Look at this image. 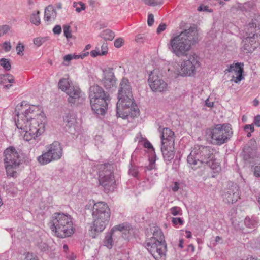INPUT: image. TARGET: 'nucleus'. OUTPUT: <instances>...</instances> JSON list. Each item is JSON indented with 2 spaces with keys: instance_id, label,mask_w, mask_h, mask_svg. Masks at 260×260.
I'll return each mask as SVG.
<instances>
[{
  "instance_id": "nucleus-1",
  "label": "nucleus",
  "mask_w": 260,
  "mask_h": 260,
  "mask_svg": "<svg viewBox=\"0 0 260 260\" xmlns=\"http://www.w3.org/2000/svg\"><path fill=\"white\" fill-rule=\"evenodd\" d=\"M15 112L16 125L25 133L24 140L36 139L45 132L47 118L39 106L22 101L16 106Z\"/></svg>"
},
{
  "instance_id": "nucleus-2",
  "label": "nucleus",
  "mask_w": 260,
  "mask_h": 260,
  "mask_svg": "<svg viewBox=\"0 0 260 260\" xmlns=\"http://www.w3.org/2000/svg\"><path fill=\"white\" fill-rule=\"evenodd\" d=\"M118 101L117 103V115L123 119L129 116L135 117L139 115V111L134 102L132 87L128 79L121 80L118 92Z\"/></svg>"
},
{
  "instance_id": "nucleus-3",
  "label": "nucleus",
  "mask_w": 260,
  "mask_h": 260,
  "mask_svg": "<svg viewBox=\"0 0 260 260\" xmlns=\"http://www.w3.org/2000/svg\"><path fill=\"white\" fill-rule=\"evenodd\" d=\"M198 41V33L195 26L182 31L171 41L172 52L177 56H187L191 46Z\"/></svg>"
},
{
  "instance_id": "nucleus-4",
  "label": "nucleus",
  "mask_w": 260,
  "mask_h": 260,
  "mask_svg": "<svg viewBox=\"0 0 260 260\" xmlns=\"http://www.w3.org/2000/svg\"><path fill=\"white\" fill-rule=\"evenodd\" d=\"M89 99L94 112L98 115H104L108 109V102L110 101L109 94L101 86L94 85L89 88Z\"/></svg>"
},
{
  "instance_id": "nucleus-5",
  "label": "nucleus",
  "mask_w": 260,
  "mask_h": 260,
  "mask_svg": "<svg viewBox=\"0 0 260 260\" xmlns=\"http://www.w3.org/2000/svg\"><path fill=\"white\" fill-rule=\"evenodd\" d=\"M50 228L57 237L64 238L69 237L75 232L72 218L70 215L55 213Z\"/></svg>"
},
{
  "instance_id": "nucleus-6",
  "label": "nucleus",
  "mask_w": 260,
  "mask_h": 260,
  "mask_svg": "<svg viewBox=\"0 0 260 260\" xmlns=\"http://www.w3.org/2000/svg\"><path fill=\"white\" fill-rule=\"evenodd\" d=\"M206 133L211 143L217 145L226 143L233 135L231 126L227 123L217 124L214 128L207 129Z\"/></svg>"
},
{
  "instance_id": "nucleus-7",
  "label": "nucleus",
  "mask_w": 260,
  "mask_h": 260,
  "mask_svg": "<svg viewBox=\"0 0 260 260\" xmlns=\"http://www.w3.org/2000/svg\"><path fill=\"white\" fill-rule=\"evenodd\" d=\"M213 156V153L209 147L198 146L191 150L187 160L193 169H196L202 164L208 162Z\"/></svg>"
},
{
  "instance_id": "nucleus-8",
  "label": "nucleus",
  "mask_w": 260,
  "mask_h": 260,
  "mask_svg": "<svg viewBox=\"0 0 260 260\" xmlns=\"http://www.w3.org/2000/svg\"><path fill=\"white\" fill-rule=\"evenodd\" d=\"M98 181L105 192L108 193L114 190L116 186L113 167L109 164H102L99 167Z\"/></svg>"
},
{
  "instance_id": "nucleus-9",
  "label": "nucleus",
  "mask_w": 260,
  "mask_h": 260,
  "mask_svg": "<svg viewBox=\"0 0 260 260\" xmlns=\"http://www.w3.org/2000/svg\"><path fill=\"white\" fill-rule=\"evenodd\" d=\"M5 166L8 176L16 177L17 169L20 165L18 152L13 146L7 148L4 152Z\"/></svg>"
},
{
  "instance_id": "nucleus-10",
  "label": "nucleus",
  "mask_w": 260,
  "mask_h": 260,
  "mask_svg": "<svg viewBox=\"0 0 260 260\" xmlns=\"http://www.w3.org/2000/svg\"><path fill=\"white\" fill-rule=\"evenodd\" d=\"M162 233L159 228L155 227L153 237L146 242V247L156 260H161L162 257Z\"/></svg>"
},
{
  "instance_id": "nucleus-11",
  "label": "nucleus",
  "mask_w": 260,
  "mask_h": 260,
  "mask_svg": "<svg viewBox=\"0 0 260 260\" xmlns=\"http://www.w3.org/2000/svg\"><path fill=\"white\" fill-rule=\"evenodd\" d=\"M46 152L39 156L37 160L41 165H46L59 159L62 155V148L59 142L54 141L46 146Z\"/></svg>"
},
{
  "instance_id": "nucleus-12",
  "label": "nucleus",
  "mask_w": 260,
  "mask_h": 260,
  "mask_svg": "<svg viewBox=\"0 0 260 260\" xmlns=\"http://www.w3.org/2000/svg\"><path fill=\"white\" fill-rule=\"evenodd\" d=\"M199 65L198 56L194 53L189 55L188 59L183 60L179 65L178 74L182 76H191L195 73L196 68Z\"/></svg>"
},
{
  "instance_id": "nucleus-13",
  "label": "nucleus",
  "mask_w": 260,
  "mask_h": 260,
  "mask_svg": "<svg viewBox=\"0 0 260 260\" xmlns=\"http://www.w3.org/2000/svg\"><path fill=\"white\" fill-rule=\"evenodd\" d=\"M148 83L152 91L161 92L162 89V71L161 70L155 69L149 75Z\"/></svg>"
},
{
  "instance_id": "nucleus-14",
  "label": "nucleus",
  "mask_w": 260,
  "mask_h": 260,
  "mask_svg": "<svg viewBox=\"0 0 260 260\" xmlns=\"http://www.w3.org/2000/svg\"><path fill=\"white\" fill-rule=\"evenodd\" d=\"M222 196L227 203L233 204L236 202L240 198L239 187L237 183L229 182Z\"/></svg>"
},
{
  "instance_id": "nucleus-15",
  "label": "nucleus",
  "mask_w": 260,
  "mask_h": 260,
  "mask_svg": "<svg viewBox=\"0 0 260 260\" xmlns=\"http://www.w3.org/2000/svg\"><path fill=\"white\" fill-rule=\"evenodd\" d=\"M110 216H92L93 221L91 226V231L94 233L101 232L108 224Z\"/></svg>"
},
{
  "instance_id": "nucleus-16",
  "label": "nucleus",
  "mask_w": 260,
  "mask_h": 260,
  "mask_svg": "<svg viewBox=\"0 0 260 260\" xmlns=\"http://www.w3.org/2000/svg\"><path fill=\"white\" fill-rule=\"evenodd\" d=\"M101 82L107 90L113 89L116 87V79L112 69H109L104 71L103 78Z\"/></svg>"
},
{
  "instance_id": "nucleus-17",
  "label": "nucleus",
  "mask_w": 260,
  "mask_h": 260,
  "mask_svg": "<svg viewBox=\"0 0 260 260\" xmlns=\"http://www.w3.org/2000/svg\"><path fill=\"white\" fill-rule=\"evenodd\" d=\"M92 216H110L111 211L108 204L102 201L94 203L92 207Z\"/></svg>"
},
{
  "instance_id": "nucleus-18",
  "label": "nucleus",
  "mask_w": 260,
  "mask_h": 260,
  "mask_svg": "<svg viewBox=\"0 0 260 260\" xmlns=\"http://www.w3.org/2000/svg\"><path fill=\"white\" fill-rule=\"evenodd\" d=\"M243 66V63L237 62L235 64L230 65V67L226 70V71L228 72H234L235 73L236 77L234 80V82L236 83H238L243 79V76L242 75L244 72Z\"/></svg>"
},
{
  "instance_id": "nucleus-19",
  "label": "nucleus",
  "mask_w": 260,
  "mask_h": 260,
  "mask_svg": "<svg viewBox=\"0 0 260 260\" xmlns=\"http://www.w3.org/2000/svg\"><path fill=\"white\" fill-rule=\"evenodd\" d=\"M69 95L68 101L71 104L78 103L81 98V91L79 87L74 86L66 92Z\"/></svg>"
},
{
  "instance_id": "nucleus-20",
  "label": "nucleus",
  "mask_w": 260,
  "mask_h": 260,
  "mask_svg": "<svg viewBox=\"0 0 260 260\" xmlns=\"http://www.w3.org/2000/svg\"><path fill=\"white\" fill-rule=\"evenodd\" d=\"M243 46L242 47L243 51L246 52H253L258 46L259 43L256 40L253 39L251 36L246 37L243 41Z\"/></svg>"
},
{
  "instance_id": "nucleus-21",
  "label": "nucleus",
  "mask_w": 260,
  "mask_h": 260,
  "mask_svg": "<svg viewBox=\"0 0 260 260\" xmlns=\"http://www.w3.org/2000/svg\"><path fill=\"white\" fill-rule=\"evenodd\" d=\"M170 144L164 145V158L166 161H170L174 157V144L171 138Z\"/></svg>"
},
{
  "instance_id": "nucleus-22",
  "label": "nucleus",
  "mask_w": 260,
  "mask_h": 260,
  "mask_svg": "<svg viewBox=\"0 0 260 260\" xmlns=\"http://www.w3.org/2000/svg\"><path fill=\"white\" fill-rule=\"evenodd\" d=\"M255 20H252V22L249 23L248 25L246 26L245 30L246 33V37L251 36L253 39L256 40L258 38L257 34L256 33V24Z\"/></svg>"
},
{
  "instance_id": "nucleus-23",
  "label": "nucleus",
  "mask_w": 260,
  "mask_h": 260,
  "mask_svg": "<svg viewBox=\"0 0 260 260\" xmlns=\"http://www.w3.org/2000/svg\"><path fill=\"white\" fill-rule=\"evenodd\" d=\"M74 86L69 77L62 78L58 82V88L66 93Z\"/></svg>"
},
{
  "instance_id": "nucleus-24",
  "label": "nucleus",
  "mask_w": 260,
  "mask_h": 260,
  "mask_svg": "<svg viewBox=\"0 0 260 260\" xmlns=\"http://www.w3.org/2000/svg\"><path fill=\"white\" fill-rule=\"evenodd\" d=\"M89 54V52H87L84 53H82L80 55H76L75 54H69L66 55L63 59V64L65 66H69L70 62L72 59H78L79 58L83 59L85 57L87 56Z\"/></svg>"
},
{
  "instance_id": "nucleus-25",
  "label": "nucleus",
  "mask_w": 260,
  "mask_h": 260,
  "mask_svg": "<svg viewBox=\"0 0 260 260\" xmlns=\"http://www.w3.org/2000/svg\"><path fill=\"white\" fill-rule=\"evenodd\" d=\"M56 13L53 7L48 6L45 10L44 20L46 21H50L54 20L56 17Z\"/></svg>"
},
{
  "instance_id": "nucleus-26",
  "label": "nucleus",
  "mask_w": 260,
  "mask_h": 260,
  "mask_svg": "<svg viewBox=\"0 0 260 260\" xmlns=\"http://www.w3.org/2000/svg\"><path fill=\"white\" fill-rule=\"evenodd\" d=\"M171 138L173 139L174 144V133L169 128H164V145L170 144Z\"/></svg>"
},
{
  "instance_id": "nucleus-27",
  "label": "nucleus",
  "mask_w": 260,
  "mask_h": 260,
  "mask_svg": "<svg viewBox=\"0 0 260 260\" xmlns=\"http://www.w3.org/2000/svg\"><path fill=\"white\" fill-rule=\"evenodd\" d=\"M258 221L257 218L255 217L252 216L250 217L249 216L246 217L244 220V224L245 225L249 228L253 229L255 228Z\"/></svg>"
},
{
  "instance_id": "nucleus-28",
  "label": "nucleus",
  "mask_w": 260,
  "mask_h": 260,
  "mask_svg": "<svg viewBox=\"0 0 260 260\" xmlns=\"http://www.w3.org/2000/svg\"><path fill=\"white\" fill-rule=\"evenodd\" d=\"M130 227L128 225L125 224H121L116 226H115L113 228V231H119L122 232L123 234H126L127 233H129Z\"/></svg>"
},
{
  "instance_id": "nucleus-29",
  "label": "nucleus",
  "mask_w": 260,
  "mask_h": 260,
  "mask_svg": "<svg viewBox=\"0 0 260 260\" xmlns=\"http://www.w3.org/2000/svg\"><path fill=\"white\" fill-rule=\"evenodd\" d=\"M40 11H37L32 13L30 16V21L36 25H39L40 24L41 20L39 16Z\"/></svg>"
},
{
  "instance_id": "nucleus-30",
  "label": "nucleus",
  "mask_w": 260,
  "mask_h": 260,
  "mask_svg": "<svg viewBox=\"0 0 260 260\" xmlns=\"http://www.w3.org/2000/svg\"><path fill=\"white\" fill-rule=\"evenodd\" d=\"M101 36L102 38L106 40H112L114 38V33L109 29L104 30Z\"/></svg>"
},
{
  "instance_id": "nucleus-31",
  "label": "nucleus",
  "mask_w": 260,
  "mask_h": 260,
  "mask_svg": "<svg viewBox=\"0 0 260 260\" xmlns=\"http://www.w3.org/2000/svg\"><path fill=\"white\" fill-rule=\"evenodd\" d=\"M255 8V4L253 2H248L247 3H245L241 9L243 11H251L252 10H254Z\"/></svg>"
},
{
  "instance_id": "nucleus-32",
  "label": "nucleus",
  "mask_w": 260,
  "mask_h": 260,
  "mask_svg": "<svg viewBox=\"0 0 260 260\" xmlns=\"http://www.w3.org/2000/svg\"><path fill=\"white\" fill-rule=\"evenodd\" d=\"M73 6L75 8L76 11L77 13H80L81 11L84 10L86 9V6L85 4L81 2H74Z\"/></svg>"
},
{
  "instance_id": "nucleus-33",
  "label": "nucleus",
  "mask_w": 260,
  "mask_h": 260,
  "mask_svg": "<svg viewBox=\"0 0 260 260\" xmlns=\"http://www.w3.org/2000/svg\"><path fill=\"white\" fill-rule=\"evenodd\" d=\"M4 78H3V84L6 83H13L14 82V76L10 74H3Z\"/></svg>"
},
{
  "instance_id": "nucleus-34",
  "label": "nucleus",
  "mask_w": 260,
  "mask_h": 260,
  "mask_svg": "<svg viewBox=\"0 0 260 260\" xmlns=\"http://www.w3.org/2000/svg\"><path fill=\"white\" fill-rule=\"evenodd\" d=\"M0 65L6 70L9 71L11 66L8 59L2 58L0 60Z\"/></svg>"
},
{
  "instance_id": "nucleus-35",
  "label": "nucleus",
  "mask_w": 260,
  "mask_h": 260,
  "mask_svg": "<svg viewBox=\"0 0 260 260\" xmlns=\"http://www.w3.org/2000/svg\"><path fill=\"white\" fill-rule=\"evenodd\" d=\"M214 156H212V159H210L209 161L206 163L209 167L213 170H217L219 167L218 162H216L214 159Z\"/></svg>"
},
{
  "instance_id": "nucleus-36",
  "label": "nucleus",
  "mask_w": 260,
  "mask_h": 260,
  "mask_svg": "<svg viewBox=\"0 0 260 260\" xmlns=\"http://www.w3.org/2000/svg\"><path fill=\"white\" fill-rule=\"evenodd\" d=\"M252 170L254 176L260 177V162H255Z\"/></svg>"
},
{
  "instance_id": "nucleus-37",
  "label": "nucleus",
  "mask_w": 260,
  "mask_h": 260,
  "mask_svg": "<svg viewBox=\"0 0 260 260\" xmlns=\"http://www.w3.org/2000/svg\"><path fill=\"white\" fill-rule=\"evenodd\" d=\"M112 238L111 235L106 236L104 242L105 245L110 249L112 247Z\"/></svg>"
},
{
  "instance_id": "nucleus-38",
  "label": "nucleus",
  "mask_w": 260,
  "mask_h": 260,
  "mask_svg": "<svg viewBox=\"0 0 260 260\" xmlns=\"http://www.w3.org/2000/svg\"><path fill=\"white\" fill-rule=\"evenodd\" d=\"M63 32L67 38L69 39L72 38V33L69 25H66L63 26Z\"/></svg>"
},
{
  "instance_id": "nucleus-39",
  "label": "nucleus",
  "mask_w": 260,
  "mask_h": 260,
  "mask_svg": "<svg viewBox=\"0 0 260 260\" xmlns=\"http://www.w3.org/2000/svg\"><path fill=\"white\" fill-rule=\"evenodd\" d=\"M24 255L25 256L24 260H39L37 257L34 255L32 253L25 252Z\"/></svg>"
},
{
  "instance_id": "nucleus-40",
  "label": "nucleus",
  "mask_w": 260,
  "mask_h": 260,
  "mask_svg": "<svg viewBox=\"0 0 260 260\" xmlns=\"http://www.w3.org/2000/svg\"><path fill=\"white\" fill-rule=\"evenodd\" d=\"M10 27L9 25H4L0 26V36L6 34L10 30Z\"/></svg>"
},
{
  "instance_id": "nucleus-41",
  "label": "nucleus",
  "mask_w": 260,
  "mask_h": 260,
  "mask_svg": "<svg viewBox=\"0 0 260 260\" xmlns=\"http://www.w3.org/2000/svg\"><path fill=\"white\" fill-rule=\"evenodd\" d=\"M17 53L18 55L22 56L23 55V51L24 50V46L21 43H18L16 47Z\"/></svg>"
},
{
  "instance_id": "nucleus-42",
  "label": "nucleus",
  "mask_w": 260,
  "mask_h": 260,
  "mask_svg": "<svg viewBox=\"0 0 260 260\" xmlns=\"http://www.w3.org/2000/svg\"><path fill=\"white\" fill-rule=\"evenodd\" d=\"M129 174L134 177L137 176L138 174V170L137 167L132 166L129 170Z\"/></svg>"
},
{
  "instance_id": "nucleus-43",
  "label": "nucleus",
  "mask_w": 260,
  "mask_h": 260,
  "mask_svg": "<svg viewBox=\"0 0 260 260\" xmlns=\"http://www.w3.org/2000/svg\"><path fill=\"white\" fill-rule=\"evenodd\" d=\"M124 43V41L122 38H118L114 41V46L116 48L121 47Z\"/></svg>"
},
{
  "instance_id": "nucleus-44",
  "label": "nucleus",
  "mask_w": 260,
  "mask_h": 260,
  "mask_svg": "<svg viewBox=\"0 0 260 260\" xmlns=\"http://www.w3.org/2000/svg\"><path fill=\"white\" fill-rule=\"evenodd\" d=\"M172 222L174 225H177V224H179L180 225H182L184 222L182 219L180 217L172 218Z\"/></svg>"
},
{
  "instance_id": "nucleus-45",
  "label": "nucleus",
  "mask_w": 260,
  "mask_h": 260,
  "mask_svg": "<svg viewBox=\"0 0 260 260\" xmlns=\"http://www.w3.org/2000/svg\"><path fill=\"white\" fill-rule=\"evenodd\" d=\"M90 55L92 57H95L98 55L102 56L101 51L99 48H97L94 50H92L90 53Z\"/></svg>"
},
{
  "instance_id": "nucleus-46",
  "label": "nucleus",
  "mask_w": 260,
  "mask_h": 260,
  "mask_svg": "<svg viewBox=\"0 0 260 260\" xmlns=\"http://www.w3.org/2000/svg\"><path fill=\"white\" fill-rule=\"evenodd\" d=\"M154 21V16L152 14H149L148 16L147 24L149 26H151Z\"/></svg>"
},
{
  "instance_id": "nucleus-47",
  "label": "nucleus",
  "mask_w": 260,
  "mask_h": 260,
  "mask_svg": "<svg viewBox=\"0 0 260 260\" xmlns=\"http://www.w3.org/2000/svg\"><path fill=\"white\" fill-rule=\"evenodd\" d=\"M170 211L173 215L175 216L179 214L180 211V208L178 207H174L170 209Z\"/></svg>"
},
{
  "instance_id": "nucleus-48",
  "label": "nucleus",
  "mask_w": 260,
  "mask_h": 260,
  "mask_svg": "<svg viewBox=\"0 0 260 260\" xmlns=\"http://www.w3.org/2000/svg\"><path fill=\"white\" fill-rule=\"evenodd\" d=\"M43 39L42 38H36L34 39V43L38 47L40 46L43 43Z\"/></svg>"
},
{
  "instance_id": "nucleus-49",
  "label": "nucleus",
  "mask_w": 260,
  "mask_h": 260,
  "mask_svg": "<svg viewBox=\"0 0 260 260\" xmlns=\"http://www.w3.org/2000/svg\"><path fill=\"white\" fill-rule=\"evenodd\" d=\"M74 117L73 116H69L67 115L64 118V122L70 123H73L74 121Z\"/></svg>"
},
{
  "instance_id": "nucleus-50",
  "label": "nucleus",
  "mask_w": 260,
  "mask_h": 260,
  "mask_svg": "<svg viewBox=\"0 0 260 260\" xmlns=\"http://www.w3.org/2000/svg\"><path fill=\"white\" fill-rule=\"evenodd\" d=\"M101 54L105 55L108 52V47L106 44H103L101 46Z\"/></svg>"
},
{
  "instance_id": "nucleus-51",
  "label": "nucleus",
  "mask_w": 260,
  "mask_h": 260,
  "mask_svg": "<svg viewBox=\"0 0 260 260\" xmlns=\"http://www.w3.org/2000/svg\"><path fill=\"white\" fill-rule=\"evenodd\" d=\"M254 123L257 127H260V115H257L254 117Z\"/></svg>"
},
{
  "instance_id": "nucleus-52",
  "label": "nucleus",
  "mask_w": 260,
  "mask_h": 260,
  "mask_svg": "<svg viewBox=\"0 0 260 260\" xmlns=\"http://www.w3.org/2000/svg\"><path fill=\"white\" fill-rule=\"evenodd\" d=\"M53 31L55 34H59L61 31V27L59 25H56L54 27Z\"/></svg>"
},
{
  "instance_id": "nucleus-53",
  "label": "nucleus",
  "mask_w": 260,
  "mask_h": 260,
  "mask_svg": "<svg viewBox=\"0 0 260 260\" xmlns=\"http://www.w3.org/2000/svg\"><path fill=\"white\" fill-rule=\"evenodd\" d=\"M3 46L6 51H9L11 48L10 43L5 42Z\"/></svg>"
},
{
  "instance_id": "nucleus-54",
  "label": "nucleus",
  "mask_w": 260,
  "mask_h": 260,
  "mask_svg": "<svg viewBox=\"0 0 260 260\" xmlns=\"http://www.w3.org/2000/svg\"><path fill=\"white\" fill-rule=\"evenodd\" d=\"M205 104H206V105L207 106H208V107H210V108H211V107H213V105H214V102H211V101H210L209 98H208L206 101H205Z\"/></svg>"
},
{
  "instance_id": "nucleus-55",
  "label": "nucleus",
  "mask_w": 260,
  "mask_h": 260,
  "mask_svg": "<svg viewBox=\"0 0 260 260\" xmlns=\"http://www.w3.org/2000/svg\"><path fill=\"white\" fill-rule=\"evenodd\" d=\"M199 11H208V7L207 6H200L198 8Z\"/></svg>"
},
{
  "instance_id": "nucleus-56",
  "label": "nucleus",
  "mask_w": 260,
  "mask_h": 260,
  "mask_svg": "<svg viewBox=\"0 0 260 260\" xmlns=\"http://www.w3.org/2000/svg\"><path fill=\"white\" fill-rule=\"evenodd\" d=\"M144 146L145 148L148 149H153V146L152 144L149 141L145 142L144 144Z\"/></svg>"
},
{
  "instance_id": "nucleus-57",
  "label": "nucleus",
  "mask_w": 260,
  "mask_h": 260,
  "mask_svg": "<svg viewBox=\"0 0 260 260\" xmlns=\"http://www.w3.org/2000/svg\"><path fill=\"white\" fill-rule=\"evenodd\" d=\"M179 187L178 183L176 182H175L174 186L172 187V189L173 190V191L176 192L179 189Z\"/></svg>"
},
{
  "instance_id": "nucleus-58",
  "label": "nucleus",
  "mask_w": 260,
  "mask_h": 260,
  "mask_svg": "<svg viewBox=\"0 0 260 260\" xmlns=\"http://www.w3.org/2000/svg\"><path fill=\"white\" fill-rule=\"evenodd\" d=\"M162 31V24L160 23L157 29V32L160 34Z\"/></svg>"
},
{
  "instance_id": "nucleus-59",
  "label": "nucleus",
  "mask_w": 260,
  "mask_h": 260,
  "mask_svg": "<svg viewBox=\"0 0 260 260\" xmlns=\"http://www.w3.org/2000/svg\"><path fill=\"white\" fill-rule=\"evenodd\" d=\"M186 238H190L191 237V233L189 231H186Z\"/></svg>"
},
{
  "instance_id": "nucleus-60",
  "label": "nucleus",
  "mask_w": 260,
  "mask_h": 260,
  "mask_svg": "<svg viewBox=\"0 0 260 260\" xmlns=\"http://www.w3.org/2000/svg\"><path fill=\"white\" fill-rule=\"evenodd\" d=\"M253 105L255 106H257L259 104V101L258 100H257L256 99H255L254 100H253Z\"/></svg>"
},
{
  "instance_id": "nucleus-61",
  "label": "nucleus",
  "mask_w": 260,
  "mask_h": 260,
  "mask_svg": "<svg viewBox=\"0 0 260 260\" xmlns=\"http://www.w3.org/2000/svg\"><path fill=\"white\" fill-rule=\"evenodd\" d=\"M183 240L182 239H180L179 240V244L178 245L179 247H180V248H183Z\"/></svg>"
},
{
  "instance_id": "nucleus-62",
  "label": "nucleus",
  "mask_w": 260,
  "mask_h": 260,
  "mask_svg": "<svg viewBox=\"0 0 260 260\" xmlns=\"http://www.w3.org/2000/svg\"><path fill=\"white\" fill-rule=\"evenodd\" d=\"M221 240V238L219 236H216L215 238V242L216 243L219 242Z\"/></svg>"
},
{
  "instance_id": "nucleus-63",
  "label": "nucleus",
  "mask_w": 260,
  "mask_h": 260,
  "mask_svg": "<svg viewBox=\"0 0 260 260\" xmlns=\"http://www.w3.org/2000/svg\"><path fill=\"white\" fill-rule=\"evenodd\" d=\"M250 127V124H247L244 126V129L245 131H247L248 129H249Z\"/></svg>"
},
{
  "instance_id": "nucleus-64",
  "label": "nucleus",
  "mask_w": 260,
  "mask_h": 260,
  "mask_svg": "<svg viewBox=\"0 0 260 260\" xmlns=\"http://www.w3.org/2000/svg\"><path fill=\"white\" fill-rule=\"evenodd\" d=\"M249 129L251 132H253L254 131V127L253 124H250V127Z\"/></svg>"
}]
</instances>
